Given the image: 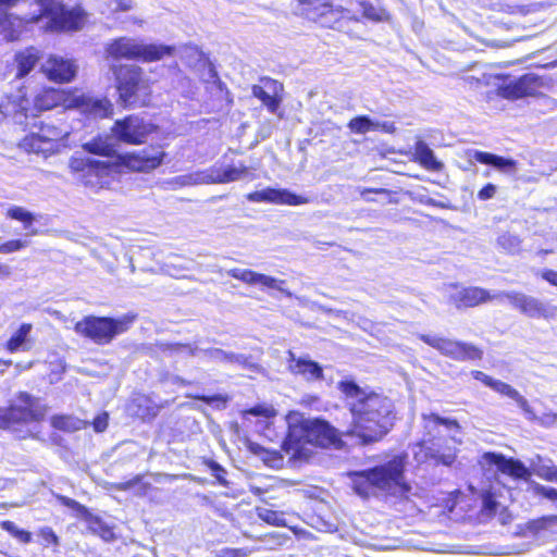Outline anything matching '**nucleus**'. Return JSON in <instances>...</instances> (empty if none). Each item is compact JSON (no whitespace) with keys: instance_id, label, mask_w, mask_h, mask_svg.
Wrapping results in <instances>:
<instances>
[{"instance_id":"obj_1","label":"nucleus","mask_w":557,"mask_h":557,"mask_svg":"<svg viewBox=\"0 0 557 557\" xmlns=\"http://www.w3.org/2000/svg\"><path fill=\"white\" fill-rule=\"evenodd\" d=\"M338 391L347 399L351 414L347 434L359 438L362 445L382 441L394 428L396 409L394 401L381 393L366 392L352 380L337 383Z\"/></svg>"},{"instance_id":"obj_2","label":"nucleus","mask_w":557,"mask_h":557,"mask_svg":"<svg viewBox=\"0 0 557 557\" xmlns=\"http://www.w3.org/2000/svg\"><path fill=\"white\" fill-rule=\"evenodd\" d=\"M166 157L165 145L154 144L138 151L117 153L112 162L74 156L69 160V168L84 185L94 186L114 172H153L164 163Z\"/></svg>"},{"instance_id":"obj_3","label":"nucleus","mask_w":557,"mask_h":557,"mask_svg":"<svg viewBox=\"0 0 557 557\" xmlns=\"http://www.w3.org/2000/svg\"><path fill=\"white\" fill-rule=\"evenodd\" d=\"M62 108L63 111L77 110L83 115L94 119H108L114 113V107L107 97H92L78 87L60 88L41 86L29 98L30 117Z\"/></svg>"},{"instance_id":"obj_4","label":"nucleus","mask_w":557,"mask_h":557,"mask_svg":"<svg viewBox=\"0 0 557 557\" xmlns=\"http://www.w3.org/2000/svg\"><path fill=\"white\" fill-rule=\"evenodd\" d=\"M295 14L301 18L319 24L321 27L341 32L348 23H359L361 17L374 23L389 22L391 13L384 8L374 7L369 0L358 2L361 16L349 9L336 4L334 0H296Z\"/></svg>"},{"instance_id":"obj_5","label":"nucleus","mask_w":557,"mask_h":557,"mask_svg":"<svg viewBox=\"0 0 557 557\" xmlns=\"http://www.w3.org/2000/svg\"><path fill=\"white\" fill-rule=\"evenodd\" d=\"M407 459L408 455L400 453L384 463L349 472L348 478L354 492L362 498H369L377 493L407 494L411 488L405 476Z\"/></svg>"},{"instance_id":"obj_6","label":"nucleus","mask_w":557,"mask_h":557,"mask_svg":"<svg viewBox=\"0 0 557 557\" xmlns=\"http://www.w3.org/2000/svg\"><path fill=\"white\" fill-rule=\"evenodd\" d=\"M304 444L321 448H342L344 442L339 431L322 418L301 419L293 424L284 437L281 448L293 460L304 458Z\"/></svg>"},{"instance_id":"obj_7","label":"nucleus","mask_w":557,"mask_h":557,"mask_svg":"<svg viewBox=\"0 0 557 557\" xmlns=\"http://www.w3.org/2000/svg\"><path fill=\"white\" fill-rule=\"evenodd\" d=\"M115 101L125 110L148 108L153 101L154 82L144 67L135 63H119L111 66Z\"/></svg>"},{"instance_id":"obj_8","label":"nucleus","mask_w":557,"mask_h":557,"mask_svg":"<svg viewBox=\"0 0 557 557\" xmlns=\"http://www.w3.org/2000/svg\"><path fill=\"white\" fill-rule=\"evenodd\" d=\"M137 318V313L134 312H127L116 318L89 314L77 321L73 329L81 337L98 346H106L119 335L128 332Z\"/></svg>"},{"instance_id":"obj_9","label":"nucleus","mask_w":557,"mask_h":557,"mask_svg":"<svg viewBox=\"0 0 557 557\" xmlns=\"http://www.w3.org/2000/svg\"><path fill=\"white\" fill-rule=\"evenodd\" d=\"M175 47L163 44H138L127 37L111 40L106 48L107 55L113 60H133L144 63L161 61L175 53Z\"/></svg>"},{"instance_id":"obj_10","label":"nucleus","mask_w":557,"mask_h":557,"mask_svg":"<svg viewBox=\"0 0 557 557\" xmlns=\"http://www.w3.org/2000/svg\"><path fill=\"white\" fill-rule=\"evenodd\" d=\"M497 77L504 83L496 87V95L509 101L543 97L544 90L549 88L552 83L550 78L532 72L508 82H505L509 78L508 74H500Z\"/></svg>"},{"instance_id":"obj_11","label":"nucleus","mask_w":557,"mask_h":557,"mask_svg":"<svg viewBox=\"0 0 557 557\" xmlns=\"http://www.w3.org/2000/svg\"><path fill=\"white\" fill-rule=\"evenodd\" d=\"M18 405L0 409V429H11L18 424L39 423L45 420L47 407L27 392H18Z\"/></svg>"},{"instance_id":"obj_12","label":"nucleus","mask_w":557,"mask_h":557,"mask_svg":"<svg viewBox=\"0 0 557 557\" xmlns=\"http://www.w3.org/2000/svg\"><path fill=\"white\" fill-rule=\"evenodd\" d=\"M159 126L146 121L137 114H128L117 119L110 127L111 136L117 141L131 146L145 144L148 137L157 133Z\"/></svg>"},{"instance_id":"obj_13","label":"nucleus","mask_w":557,"mask_h":557,"mask_svg":"<svg viewBox=\"0 0 557 557\" xmlns=\"http://www.w3.org/2000/svg\"><path fill=\"white\" fill-rule=\"evenodd\" d=\"M422 420L424 422L425 433L424 437L419 441L418 446L422 449H428L432 458L444 460V447L447 443V438L444 436H437L433 432L440 425H443L448 430L459 431V422L454 418L441 417L435 412L423 413Z\"/></svg>"},{"instance_id":"obj_14","label":"nucleus","mask_w":557,"mask_h":557,"mask_svg":"<svg viewBox=\"0 0 557 557\" xmlns=\"http://www.w3.org/2000/svg\"><path fill=\"white\" fill-rule=\"evenodd\" d=\"M419 339L453 360L480 361L483 358L482 348L472 343L454 341L430 334H420Z\"/></svg>"},{"instance_id":"obj_15","label":"nucleus","mask_w":557,"mask_h":557,"mask_svg":"<svg viewBox=\"0 0 557 557\" xmlns=\"http://www.w3.org/2000/svg\"><path fill=\"white\" fill-rule=\"evenodd\" d=\"M54 498L60 505L75 511L87 523L90 533L104 542L115 540L113 527L106 523L101 517L94 515L85 505L62 494H54Z\"/></svg>"},{"instance_id":"obj_16","label":"nucleus","mask_w":557,"mask_h":557,"mask_svg":"<svg viewBox=\"0 0 557 557\" xmlns=\"http://www.w3.org/2000/svg\"><path fill=\"white\" fill-rule=\"evenodd\" d=\"M40 72L47 81L65 85L76 78L78 66L74 59L64 58L59 54H49L40 65Z\"/></svg>"},{"instance_id":"obj_17","label":"nucleus","mask_w":557,"mask_h":557,"mask_svg":"<svg viewBox=\"0 0 557 557\" xmlns=\"http://www.w3.org/2000/svg\"><path fill=\"white\" fill-rule=\"evenodd\" d=\"M479 463L484 470L495 468L497 472L516 480L530 476V471L522 461L512 457H506L500 453L486 451L481 456Z\"/></svg>"},{"instance_id":"obj_18","label":"nucleus","mask_w":557,"mask_h":557,"mask_svg":"<svg viewBox=\"0 0 557 557\" xmlns=\"http://www.w3.org/2000/svg\"><path fill=\"white\" fill-rule=\"evenodd\" d=\"M505 298L520 313L529 318L549 319L554 315L556 308H548L542 301L520 292L498 293V299Z\"/></svg>"},{"instance_id":"obj_19","label":"nucleus","mask_w":557,"mask_h":557,"mask_svg":"<svg viewBox=\"0 0 557 557\" xmlns=\"http://www.w3.org/2000/svg\"><path fill=\"white\" fill-rule=\"evenodd\" d=\"M260 84L251 86V94L267 108L270 113L276 114L283 101L284 85L277 79L263 76Z\"/></svg>"},{"instance_id":"obj_20","label":"nucleus","mask_w":557,"mask_h":557,"mask_svg":"<svg viewBox=\"0 0 557 557\" xmlns=\"http://www.w3.org/2000/svg\"><path fill=\"white\" fill-rule=\"evenodd\" d=\"M471 375L474 380L483 383L485 386L492 388L496 393L513 399L518 404V406L521 408V410L525 413V416L529 420H531V421L537 420V417H536L534 410L531 408L528 400L511 385H509L508 383H505L503 381L493 379L492 376L485 374L484 372H482L480 370L471 371Z\"/></svg>"},{"instance_id":"obj_21","label":"nucleus","mask_w":557,"mask_h":557,"mask_svg":"<svg viewBox=\"0 0 557 557\" xmlns=\"http://www.w3.org/2000/svg\"><path fill=\"white\" fill-rule=\"evenodd\" d=\"M46 13L50 15L51 27L59 32H77L86 23L87 14L79 8L66 9L59 5Z\"/></svg>"},{"instance_id":"obj_22","label":"nucleus","mask_w":557,"mask_h":557,"mask_svg":"<svg viewBox=\"0 0 557 557\" xmlns=\"http://www.w3.org/2000/svg\"><path fill=\"white\" fill-rule=\"evenodd\" d=\"M246 198L252 202H267L273 205L300 206L309 202L306 196L297 195L285 188L267 187L249 193Z\"/></svg>"},{"instance_id":"obj_23","label":"nucleus","mask_w":557,"mask_h":557,"mask_svg":"<svg viewBox=\"0 0 557 557\" xmlns=\"http://www.w3.org/2000/svg\"><path fill=\"white\" fill-rule=\"evenodd\" d=\"M498 299V294H491L490 290L479 286H468L450 296V301L458 310L474 308L483 304Z\"/></svg>"},{"instance_id":"obj_24","label":"nucleus","mask_w":557,"mask_h":557,"mask_svg":"<svg viewBox=\"0 0 557 557\" xmlns=\"http://www.w3.org/2000/svg\"><path fill=\"white\" fill-rule=\"evenodd\" d=\"M20 94H7L0 99V113L4 117H12L18 123H25L29 113V97L25 90Z\"/></svg>"},{"instance_id":"obj_25","label":"nucleus","mask_w":557,"mask_h":557,"mask_svg":"<svg viewBox=\"0 0 557 557\" xmlns=\"http://www.w3.org/2000/svg\"><path fill=\"white\" fill-rule=\"evenodd\" d=\"M287 370L293 375L302 376L307 381L323 380V368L314 360L297 357L292 350L287 351Z\"/></svg>"},{"instance_id":"obj_26","label":"nucleus","mask_w":557,"mask_h":557,"mask_svg":"<svg viewBox=\"0 0 557 557\" xmlns=\"http://www.w3.org/2000/svg\"><path fill=\"white\" fill-rule=\"evenodd\" d=\"M40 59L41 53L34 46H28L24 49L16 51L12 60L14 77L16 79H22L28 76L32 73V71L36 67Z\"/></svg>"},{"instance_id":"obj_27","label":"nucleus","mask_w":557,"mask_h":557,"mask_svg":"<svg viewBox=\"0 0 557 557\" xmlns=\"http://www.w3.org/2000/svg\"><path fill=\"white\" fill-rule=\"evenodd\" d=\"M228 276L238 280L247 285H260L269 289L281 290V285L285 283L283 280L258 273L250 269L234 268L227 271Z\"/></svg>"},{"instance_id":"obj_28","label":"nucleus","mask_w":557,"mask_h":557,"mask_svg":"<svg viewBox=\"0 0 557 557\" xmlns=\"http://www.w3.org/2000/svg\"><path fill=\"white\" fill-rule=\"evenodd\" d=\"M32 330V323H22L17 327V330L10 336V338L4 343V349L10 354H14L21 350H29L33 345V342L29 337Z\"/></svg>"},{"instance_id":"obj_29","label":"nucleus","mask_w":557,"mask_h":557,"mask_svg":"<svg viewBox=\"0 0 557 557\" xmlns=\"http://www.w3.org/2000/svg\"><path fill=\"white\" fill-rule=\"evenodd\" d=\"M21 148L27 152L42 153L45 156L52 154L58 149L45 138L40 132L29 133L20 143Z\"/></svg>"},{"instance_id":"obj_30","label":"nucleus","mask_w":557,"mask_h":557,"mask_svg":"<svg viewBox=\"0 0 557 557\" xmlns=\"http://www.w3.org/2000/svg\"><path fill=\"white\" fill-rule=\"evenodd\" d=\"M413 161L430 171H441L443 168L442 162L435 158L433 150L422 141L416 145Z\"/></svg>"},{"instance_id":"obj_31","label":"nucleus","mask_w":557,"mask_h":557,"mask_svg":"<svg viewBox=\"0 0 557 557\" xmlns=\"http://www.w3.org/2000/svg\"><path fill=\"white\" fill-rule=\"evenodd\" d=\"M50 425L61 432L74 433L83 430L86 422L72 414H53L50 418Z\"/></svg>"},{"instance_id":"obj_32","label":"nucleus","mask_w":557,"mask_h":557,"mask_svg":"<svg viewBox=\"0 0 557 557\" xmlns=\"http://www.w3.org/2000/svg\"><path fill=\"white\" fill-rule=\"evenodd\" d=\"M473 158L479 163L493 165L503 171H515L517 168V161L486 151H475Z\"/></svg>"},{"instance_id":"obj_33","label":"nucleus","mask_w":557,"mask_h":557,"mask_svg":"<svg viewBox=\"0 0 557 557\" xmlns=\"http://www.w3.org/2000/svg\"><path fill=\"white\" fill-rule=\"evenodd\" d=\"M82 147L86 152L100 157H115L117 154L114 146L101 135L92 137L89 141L83 144Z\"/></svg>"},{"instance_id":"obj_34","label":"nucleus","mask_w":557,"mask_h":557,"mask_svg":"<svg viewBox=\"0 0 557 557\" xmlns=\"http://www.w3.org/2000/svg\"><path fill=\"white\" fill-rule=\"evenodd\" d=\"M380 126V123L372 121L368 115H357L347 123L349 131L355 134H366L370 131H377Z\"/></svg>"},{"instance_id":"obj_35","label":"nucleus","mask_w":557,"mask_h":557,"mask_svg":"<svg viewBox=\"0 0 557 557\" xmlns=\"http://www.w3.org/2000/svg\"><path fill=\"white\" fill-rule=\"evenodd\" d=\"M257 517L265 522L267 524L274 527H286L285 512L280 510H274L268 507H257L256 508Z\"/></svg>"},{"instance_id":"obj_36","label":"nucleus","mask_w":557,"mask_h":557,"mask_svg":"<svg viewBox=\"0 0 557 557\" xmlns=\"http://www.w3.org/2000/svg\"><path fill=\"white\" fill-rule=\"evenodd\" d=\"M38 132L45 136L58 150L60 143L67 136V132L53 124L41 123Z\"/></svg>"},{"instance_id":"obj_37","label":"nucleus","mask_w":557,"mask_h":557,"mask_svg":"<svg viewBox=\"0 0 557 557\" xmlns=\"http://www.w3.org/2000/svg\"><path fill=\"white\" fill-rule=\"evenodd\" d=\"M136 414L143 421H151L158 414L160 410V406L153 404L150 399L143 397L136 401Z\"/></svg>"},{"instance_id":"obj_38","label":"nucleus","mask_w":557,"mask_h":557,"mask_svg":"<svg viewBox=\"0 0 557 557\" xmlns=\"http://www.w3.org/2000/svg\"><path fill=\"white\" fill-rule=\"evenodd\" d=\"M4 215L8 219L21 222L26 230L30 227L35 221V215L20 206L8 208Z\"/></svg>"},{"instance_id":"obj_39","label":"nucleus","mask_w":557,"mask_h":557,"mask_svg":"<svg viewBox=\"0 0 557 557\" xmlns=\"http://www.w3.org/2000/svg\"><path fill=\"white\" fill-rule=\"evenodd\" d=\"M0 528L7 531L10 535L15 537L18 542L23 544H29L33 541L32 532L18 529L13 521L3 520L0 522Z\"/></svg>"},{"instance_id":"obj_40","label":"nucleus","mask_w":557,"mask_h":557,"mask_svg":"<svg viewBox=\"0 0 557 557\" xmlns=\"http://www.w3.org/2000/svg\"><path fill=\"white\" fill-rule=\"evenodd\" d=\"M248 166L242 164L239 168L227 166L218 176V183H230L239 180L248 174Z\"/></svg>"},{"instance_id":"obj_41","label":"nucleus","mask_w":557,"mask_h":557,"mask_svg":"<svg viewBox=\"0 0 557 557\" xmlns=\"http://www.w3.org/2000/svg\"><path fill=\"white\" fill-rule=\"evenodd\" d=\"M37 535L45 546L58 547L60 545V539L51 527L39 528Z\"/></svg>"},{"instance_id":"obj_42","label":"nucleus","mask_w":557,"mask_h":557,"mask_svg":"<svg viewBox=\"0 0 557 557\" xmlns=\"http://www.w3.org/2000/svg\"><path fill=\"white\" fill-rule=\"evenodd\" d=\"M497 245L505 250L512 251L519 247L520 239L518 236L506 232L497 237Z\"/></svg>"},{"instance_id":"obj_43","label":"nucleus","mask_w":557,"mask_h":557,"mask_svg":"<svg viewBox=\"0 0 557 557\" xmlns=\"http://www.w3.org/2000/svg\"><path fill=\"white\" fill-rule=\"evenodd\" d=\"M27 242L23 239H10L0 244V253L9 255L24 249Z\"/></svg>"},{"instance_id":"obj_44","label":"nucleus","mask_w":557,"mask_h":557,"mask_svg":"<svg viewBox=\"0 0 557 557\" xmlns=\"http://www.w3.org/2000/svg\"><path fill=\"white\" fill-rule=\"evenodd\" d=\"M206 465L211 470L212 475L218 480V482L220 484L226 486L227 485V482L225 480L226 471L224 470V468L212 459L206 460Z\"/></svg>"},{"instance_id":"obj_45","label":"nucleus","mask_w":557,"mask_h":557,"mask_svg":"<svg viewBox=\"0 0 557 557\" xmlns=\"http://www.w3.org/2000/svg\"><path fill=\"white\" fill-rule=\"evenodd\" d=\"M144 480L143 474H136L132 479L123 482H116L113 483L111 486L114 491L119 492H127L132 490L133 487L137 486L141 481Z\"/></svg>"},{"instance_id":"obj_46","label":"nucleus","mask_w":557,"mask_h":557,"mask_svg":"<svg viewBox=\"0 0 557 557\" xmlns=\"http://www.w3.org/2000/svg\"><path fill=\"white\" fill-rule=\"evenodd\" d=\"M21 0H0V26L10 21L9 10L15 7Z\"/></svg>"},{"instance_id":"obj_47","label":"nucleus","mask_w":557,"mask_h":557,"mask_svg":"<svg viewBox=\"0 0 557 557\" xmlns=\"http://www.w3.org/2000/svg\"><path fill=\"white\" fill-rule=\"evenodd\" d=\"M109 414L108 412H101L96 416L92 420V428L96 432H103L108 428Z\"/></svg>"},{"instance_id":"obj_48","label":"nucleus","mask_w":557,"mask_h":557,"mask_svg":"<svg viewBox=\"0 0 557 557\" xmlns=\"http://www.w3.org/2000/svg\"><path fill=\"white\" fill-rule=\"evenodd\" d=\"M496 191L497 187L492 183H487L478 191L476 196L480 200L485 201L492 199L496 195Z\"/></svg>"},{"instance_id":"obj_49","label":"nucleus","mask_w":557,"mask_h":557,"mask_svg":"<svg viewBox=\"0 0 557 557\" xmlns=\"http://www.w3.org/2000/svg\"><path fill=\"white\" fill-rule=\"evenodd\" d=\"M391 191L385 189V188H363L361 191H360V195L361 197L366 200V201H374L375 199L374 198H371V195H385V196H391Z\"/></svg>"},{"instance_id":"obj_50","label":"nucleus","mask_w":557,"mask_h":557,"mask_svg":"<svg viewBox=\"0 0 557 557\" xmlns=\"http://www.w3.org/2000/svg\"><path fill=\"white\" fill-rule=\"evenodd\" d=\"M248 554L245 548H224L218 557H247Z\"/></svg>"},{"instance_id":"obj_51","label":"nucleus","mask_w":557,"mask_h":557,"mask_svg":"<svg viewBox=\"0 0 557 557\" xmlns=\"http://www.w3.org/2000/svg\"><path fill=\"white\" fill-rule=\"evenodd\" d=\"M541 277L549 283L552 286L557 287V271L552 269H544L541 272Z\"/></svg>"},{"instance_id":"obj_52","label":"nucleus","mask_w":557,"mask_h":557,"mask_svg":"<svg viewBox=\"0 0 557 557\" xmlns=\"http://www.w3.org/2000/svg\"><path fill=\"white\" fill-rule=\"evenodd\" d=\"M541 476L548 482H557V467H546L543 469Z\"/></svg>"},{"instance_id":"obj_53","label":"nucleus","mask_w":557,"mask_h":557,"mask_svg":"<svg viewBox=\"0 0 557 557\" xmlns=\"http://www.w3.org/2000/svg\"><path fill=\"white\" fill-rule=\"evenodd\" d=\"M542 528L557 523V515L543 516L536 521Z\"/></svg>"},{"instance_id":"obj_54","label":"nucleus","mask_w":557,"mask_h":557,"mask_svg":"<svg viewBox=\"0 0 557 557\" xmlns=\"http://www.w3.org/2000/svg\"><path fill=\"white\" fill-rule=\"evenodd\" d=\"M484 507L488 510H496V507H497V503L496 500L494 499L493 495L491 493H487L485 496H484Z\"/></svg>"},{"instance_id":"obj_55","label":"nucleus","mask_w":557,"mask_h":557,"mask_svg":"<svg viewBox=\"0 0 557 557\" xmlns=\"http://www.w3.org/2000/svg\"><path fill=\"white\" fill-rule=\"evenodd\" d=\"M191 398L195 400H200L202 403L210 405V404L216 401L219 399V396H216V395H213V396L194 395V396H191Z\"/></svg>"},{"instance_id":"obj_56","label":"nucleus","mask_w":557,"mask_h":557,"mask_svg":"<svg viewBox=\"0 0 557 557\" xmlns=\"http://www.w3.org/2000/svg\"><path fill=\"white\" fill-rule=\"evenodd\" d=\"M265 411L267 410L262 406H255L246 410L247 413L255 417L264 416Z\"/></svg>"},{"instance_id":"obj_57","label":"nucleus","mask_w":557,"mask_h":557,"mask_svg":"<svg viewBox=\"0 0 557 557\" xmlns=\"http://www.w3.org/2000/svg\"><path fill=\"white\" fill-rule=\"evenodd\" d=\"M137 486H139V495L141 496L147 495L149 492L152 491V485L148 482H144V480Z\"/></svg>"},{"instance_id":"obj_58","label":"nucleus","mask_w":557,"mask_h":557,"mask_svg":"<svg viewBox=\"0 0 557 557\" xmlns=\"http://www.w3.org/2000/svg\"><path fill=\"white\" fill-rule=\"evenodd\" d=\"M273 466L283 461V455L278 451H273L271 458L268 459Z\"/></svg>"},{"instance_id":"obj_59","label":"nucleus","mask_w":557,"mask_h":557,"mask_svg":"<svg viewBox=\"0 0 557 557\" xmlns=\"http://www.w3.org/2000/svg\"><path fill=\"white\" fill-rule=\"evenodd\" d=\"M11 366L12 361L10 359H0V374L4 373Z\"/></svg>"},{"instance_id":"obj_60","label":"nucleus","mask_w":557,"mask_h":557,"mask_svg":"<svg viewBox=\"0 0 557 557\" xmlns=\"http://www.w3.org/2000/svg\"><path fill=\"white\" fill-rule=\"evenodd\" d=\"M11 274L9 267L0 263V277H5Z\"/></svg>"},{"instance_id":"obj_61","label":"nucleus","mask_w":557,"mask_h":557,"mask_svg":"<svg viewBox=\"0 0 557 557\" xmlns=\"http://www.w3.org/2000/svg\"><path fill=\"white\" fill-rule=\"evenodd\" d=\"M132 8L129 3H120L119 9L122 11H128Z\"/></svg>"},{"instance_id":"obj_62","label":"nucleus","mask_w":557,"mask_h":557,"mask_svg":"<svg viewBox=\"0 0 557 557\" xmlns=\"http://www.w3.org/2000/svg\"><path fill=\"white\" fill-rule=\"evenodd\" d=\"M182 346H183L182 344H177V343L176 344H169V345H166L168 348L175 349V350H177Z\"/></svg>"},{"instance_id":"obj_63","label":"nucleus","mask_w":557,"mask_h":557,"mask_svg":"<svg viewBox=\"0 0 557 557\" xmlns=\"http://www.w3.org/2000/svg\"><path fill=\"white\" fill-rule=\"evenodd\" d=\"M49 0H35V2H37L38 4L40 5H44L48 2Z\"/></svg>"},{"instance_id":"obj_64","label":"nucleus","mask_w":557,"mask_h":557,"mask_svg":"<svg viewBox=\"0 0 557 557\" xmlns=\"http://www.w3.org/2000/svg\"><path fill=\"white\" fill-rule=\"evenodd\" d=\"M33 364H34V361H29V362L24 367V369H29V368H32V367H33Z\"/></svg>"}]
</instances>
